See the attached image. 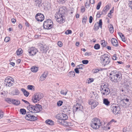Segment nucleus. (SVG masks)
I'll use <instances>...</instances> for the list:
<instances>
[{"label":"nucleus","instance_id":"f257e3e1","mask_svg":"<svg viewBox=\"0 0 132 132\" xmlns=\"http://www.w3.org/2000/svg\"><path fill=\"white\" fill-rule=\"evenodd\" d=\"M109 75L110 79L114 82H119L122 78L121 72L117 70H114L111 71Z\"/></svg>","mask_w":132,"mask_h":132},{"label":"nucleus","instance_id":"f03ea898","mask_svg":"<svg viewBox=\"0 0 132 132\" xmlns=\"http://www.w3.org/2000/svg\"><path fill=\"white\" fill-rule=\"evenodd\" d=\"M101 125L100 120L97 118H93L92 120L90 126L92 128L96 129L99 128Z\"/></svg>","mask_w":132,"mask_h":132},{"label":"nucleus","instance_id":"7ed1b4c3","mask_svg":"<svg viewBox=\"0 0 132 132\" xmlns=\"http://www.w3.org/2000/svg\"><path fill=\"white\" fill-rule=\"evenodd\" d=\"M101 62L104 66L109 64L111 62V59L109 57L108 55L105 54L100 57Z\"/></svg>","mask_w":132,"mask_h":132},{"label":"nucleus","instance_id":"20e7f679","mask_svg":"<svg viewBox=\"0 0 132 132\" xmlns=\"http://www.w3.org/2000/svg\"><path fill=\"white\" fill-rule=\"evenodd\" d=\"M43 96V95L40 93H38L35 94L32 98L33 102L36 103L39 101L42 98Z\"/></svg>","mask_w":132,"mask_h":132},{"label":"nucleus","instance_id":"39448f33","mask_svg":"<svg viewBox=\"0 0 132 132\" xmlns=\"http://www.w3.org/2000/svg\"><path fill=\"white\" fill-rule=\"evenodd\" d=\"M14 80L11 77H7L5 79L4 84L6 86L10 87L12 86Z\"/></svg>","mask_w":132,"mask_h":132},{"label":"nucleus","instance_id":"423d86ee","mask_svg":"<svg viewBox=\"0 0 132 132\" xmlns=\"http://www.w3.org/2000/svg\"><path fill=\"white\" fill-rule=\"evenodd\" d=\"M53 22L50 19H47L44 22L43 26L44 28L46 29H50L52 27Z\"/></svg>","mask_w":132,"mask_h":132},{"label":"nucleus","instance_id":"0eeeda50","mask_svg":"<svg viewBox=\"0 0 132 132\" xmlns=\"http://www.w3.org/2000/svg\"><path fill=\"white\" fill-rule=\"evenodd\" d=\"M83 107L80 104H77L76 105L74 106L73 108V111L74 113L77 111H83Z\"/></svg>","mask_w":132,"mask_h":132},{"label":"nucleus","instance_id":"6e6552de","mask_svg":"<svg viewBox=\"0 0 132 132\" xmlns=\"http://www.w3.org/2000/svg\"><path fill=\"white\" fill-rule=\"evenodd\" d=\"M111 111L115 114H118L120 109V108L119 106H117L115 104L112 105L111 106Z\"/></svg>","mask_w":132,"mask_h":132},{"label":"nucleus","instance_id":"1a4fd4ad","mask_svg":"<svg viewBox=\"0 0 132 132\" xmlns=\"http://www.w3.org/2000/svg\"><path fill=\"white\" fill-rule=\"evenodd\" d=\"M30 113V112H27L26 113L25 118L26 120H29L34 121L37 119V118L36 117Z\"/></svg>","mask_w":132,"mask_h":132},{"label":"nucleus","instance_id":"9d476101","mask_svg":"<svg viewBox=\"0 0 132 132\" xmlns=\"http://www.w3.org/2000/svg\"><path fill=\"white\" fill-rule=\"evenodd\" d=\"M66 10V7L65 6H62L59 9V11L57 12L55 14L64 16Z\"/></svg>","mask_w":132,"mask_h":132},{"label":"nucleus","instance_id":"9b49d317","mask_svg":"<svg viewBox=\"0 0 132 132\" xmlns=\"http://www.w3.org/2000/svg\"><path fill=\"white\" fill-rule=\"evenodd\" d=\"M55 17L56 18V21L59 23H61L64 22L65 18L64 16L55 14Z\"/></svg>","mask_w":132,"mask_h":132},{"label":"nucleus","instance_id":"f8f14e48","mask_svg":"<svg viewBox=\"0 0 132 132\" xmlns=\"http://www.w3.org/2000/svg\"><path fill=\"white\" fill-rule=\"evenodd\" d=\"M35 18L37 21L42 22L44 20V15L40 13H38L36 15Z\"/></svg>","mask_w":132,"mask_h":132},{"label":"nucleus","instance_id":"ddd939ff","mask_svg":"<svg viewBox=\"0 0 132 132\" xmlns=\"http://www.w3.org/2000/svg\"><path fill=\"white\" fill-rule=\"evenodd\" d=\"M88 103L91 105V108L92 109L94 108L98 104L97 102L93 100H89Z\"/></svg>","mask_w":132,"mask_h":132},{"label":"nucleus","instance_id":"4468645a","mask_svg":"<svg viewBox=\"0 0 132 132\" xmlns=\"http://www.w3.org/2000/svg\"><path fill=\"white\" fill-rule=\"evenodd\" d=\"M34 113H38L42 110V106L39 104H36L35 105L34 109Z\"/></svg>","mask_w":132,"mask_h":132},{"label":"nucleus","instance_id":"2eb2a0df","mask_svg":"<svg viewBox=\"0 0 132 132\" xmlns=\"http://www.w3.org/2000/svg\"><path fill=\"white\" fill-rule=\"evenodd\" d=\"M28 52L30 55L31 56L35 55L37 52L36 48L34 47L31 48L30 50H28Z\"/></svg>","mask_w":132,"mask_h":132},{"label":"nucleus","instance_id":"dca6fc26","mask_svg":"<svg viewBox=\"0 0 132 132\" xmlns=\"http://www.w3.org/2000/svg\"><path fill=\"white\" fill-rule=\"evenodd\" d=\"M48 75V72L47 71L44 72L41 76L39 79V80L40 81H42L45 80L46 78Z\"/></svg>","mask_w":132,"mask_h":132},{"label":"nucleus","instance_id":"f3484780","mask_svg":"<svg viewBox=\"0 0 132 132\" xmlns=\"http://www.w3.org/2000/svg\"><path fill=\"white\" fill-rule=\"evenodd\" d=\"M35 4L39 8L43 7L44 5L42 2V0H34Z\"/></svg>","mask_w":132,"mask_h":132},{"label":"nucleus","instance_id":"a211bd4d","mask_svg":"<svg viewBox=\"0 0 132 132\" xmlns=\"http://www.w3.org/2000/svg\"><path fill=\"white\" fill-rule=\"evenodd\" d=\"M101 93L103 95H108L110 93V91L109 89L107 88L103 90H102L101 91Z\"/></svg>","mask_w":132,"mask_h":132},{"label":"nucleus","instance_id":"6ab92c4d","mask_svg":"<svg viewBox=\"0 0 132 132\" xmlns=\"http://www.w3.org/2000/svg\"><path fill=\"white\" fill-rule=\"evenodd\" d=\"M63 111L66 114L69 113L70 111H71L72 110L71 108H70L69 107L66 106H63Z\"/></svg>","mask_w":132,"mask_h":132},{"label":"nucleus","instance_id":"aec40b11","mask_svg":"<svg viewBox=\"0 0 132 132\" xmlns=\"http://www.w3.org/2000/svg\"><path fill=\"white\" fill-rule=\"evenodd\" d=\"M111 42L112 45L114 46L117 47L118 46V43L117 40L114 38H112L111 39Z\"/></svg>","mask_w":132,"mask_h":132},{"label":"nucleus","instance_id":"412c9836","mask_svg":"<svg viewBox=\"0 0 132 132\" xmlns=\"http://www.w3.org/2000/svg\"><path fill=\"white\" fill-rule=\"evenodd\" d=\"M35 106L32 105H29L27 106V109L31 113H34V109Z\"/></svg>","mask_w":132,"mask_h":132},{"label":"nucleus","instance_id":"4be33fe9","mask_svg":"<svg viewBox=\"0 0 132 132\" xmlns=\"http://www.w3.org/2000/svg\"><path fill=\"white\" fill-rule=\"evenodd\" d=\"M62 115H61V113L58 114L56 115L55 116V118L57 119V122L60 123L59 121H61L60 120H62Z\"/></svg>","mask_w":132,"mask_h":132},{"label":"nucleus","instance_id":"5701e85b","mask_svg":"<svg viewBox=\"0 0 132 132\" xmlns=\"http://www.w3.org/2000/svg\"><path fill=\"white\" fill-rule=\"evenodd\" d=\"M21 90L25 96L27 97L29 96V93L25 89L22 88Z\"/></svg>","mask_w":132,"mask_h":132},{"label":"nucleus","instance_id":"b1692460","mask_svg":"<svg viewBox=\"0 0 132 132\" xmlns=\"http://www.w3.org/2000/svg\"><path fill=\"white\" fill-rule=\"evenodd\" d=\"M12 103L14 104L18 105L20 104V102L19 100L14 99L12 100Z\"/></svg>","mask_w":132,"mask_h":132},{"label":"nucleus","instance_id":"393cba45","mask_svg":"<svg viewBox=\"0 0 132 132\" xmlns=\"http://www.w3.org/2000/svg\"><path fill=\"white\" fill-rule=\"evenodd\" d=\"M110 32L111 33H113L114 31V29L113 26V25L111 24H110L108 25Z\"/></svg>","mask_w":132,"mask_h":132},{"label":"nucleus","instance_id":"a878e982","mask_svg":"<svg viewBox=\"0 0 132 132\" xmlns=\"http://www.w3.org/2000/svg\"><path fill=\"white\" fill-rule=\"evenodd\" d=\"M103 103L105 105L108 106L109 105L110 102L107 98H104L103 100Z\"/></svg>","mask_w":132,"mask_h":132},{"label":"nucleus","instance_id":"bb28decb","mask_svg":"<svg viewBox=\"0 0 132 132\" xmlns=\"http://www.w3.org/2000/svg\"><path fill=\"white\" fill-rule=\"evenodd\" d=\"M45 122L47 124L50 125H53L54 124V122L52 120L48 119L46 120Z\"/></svg>","mask_w":132,"mask_h":132},{"label":"nucleus","instance_id":"cd10ccee","mask_svg":"<svg viewBox=\"0 0 132 132\" xmlns=\"http://www.w3.org/2000/svg\"><path fill=\"white\" fill-rule=\"evenodd\" d=\"M38 68L36 66L33 67L31 68V70L33 72H36L38 71Z\"/></svg>","mask_w":132,"mask_h":132},{"label":"nucleus","instance_id":"c85d7f7f","mask_svg":"<svg viewBox=\"0 0 132 132\" xmlns=\"http://www.w3.org/2000/svg\"><path fill=\"white\" fill-rule=\"evenodd\" d=\"M23 52V51L21 48H19L16 51V53L17 55H19L22 53Z\"/></svg>","mask_w":132,"mask_h":132},{"label":"nucleus","instance_id":"c756f323","mask_svg":"<svg viewBox=\"0 0 132 132\" xmlns=\"http://www.w3.org/2000/svg\"><path fill=\"white\" fill-rule=\"evenodd\" d=\"M100 27L99 26L98 23H95L93 29L95 31H97V30Z\"/></svg>","mask_w":132,"mask_h":132},{"label":"nucleus","instance_id":"7c9ffc66","mask_svg":"<svg viewBox=\"0 0 132 132\" xmlns=\"http://www.w3.org/2000/svg\"><path fill=\"white\" fill-rule=\"evenodd\" d=\"M109 88L108 87V86L105 85H102L101 86L100 91L102 90H103L105 89H107V88Z\"/></svg>","mask_w":132,"mask_h":132},{"label":"nucleus","instance_id":"2f4dec72","mask_svg":"<svg viewBox=\"0 0 132 132\" xmlns=\"http://www.w3.org/2000/svg\"><path fill=\"white\" fill-rule=\"evenodd\" d=\"M66 120H60V121H59L60 123H61L62 124L65 126L66 125H67V121Z\"/></svg>","mask_w":132,"mask_h":132},{"label":"nucleus","instance_id":"473e14b6","mask_svg":"<svg viewBox=\"0 0 132 132\" xmlns=\"http://www.w3.org/2000/svg\"><path fill=\"white\" fill-rule=\"evenodd\" d=\"M61 115H62V120H66L68 118V117L65 114L62 113H61Z\"/></svg>","mask_w":132,"mask_h":132},{"label":"nucleus","instance_id":"72a5a7b5","mask_svg":"<svg viewBox=\"0 0 132 132\" xmlns=\"http://www.w3.org/2000/svg\"><path fill=\"white\" fill-rule=\"evenodd\" d=\"M27 88L28 89L34 90V86L32 85H29L27 86Z\"/></svg>","mask_w":132,"mask_h":132},{"label":"nucleus","instance_id":"f704fd0d","mask_svg":"<svg viewBox=\"0 0 132 132\" xmlns=\"http://www.w3.org/2000/svg\"><path fill=\"white\" fill-rule=\"evenodd\" d=\"M84 67V65L82 64H80L77 66V68L78 69L82 70Z\"/></svg>","mask_w":132,"mask_h":132},{"label":"nucleus","instance_id":"c9c22d12","mask_svg":"<svg viewBox=\"0 0 132 132\" xmlns=\"http://www.w3.org/2000/svg\"><path fill=\"white\" fill-rule=\"evenodd\" d=\"M75 72L74 71H71L68 73V76L70 77H72V76H75Z\"/></svg>","mask_w":132,"mask_h":132},{"label":"nucleus","instance_id":"e433bc0d","mask_svg":"<svg viewBox=\"0 0 132 132\" xmlns=\"http://www.w3.org/2000/svg\"><path fill=\"white\" fill-rule=\"evenodd\" d=\"M109 9V7L108 5H106L104 8L103 11L104 12H106Z\"/></svg>","mask_w":132,"mask_h":132},{"label":"nucleus","instance_id":"4c0bfd02","mask_svg":"<svg viewBox=\"0 0 132 132\" xmlns=\"http://www.w3.org/2000/svg\"><path fill=\"white\" fill-rule=\"evenodd\" d=\"M21 113L22 114H24L26 113V110L23 109H21L20 110Z\"/></svg>","mask_w":132,"mask_h":132},{"label":"nucleus","instance_id":"58836bf2","mask_svg":"<svg viewBox=\"0 0 132 132\" xmlns=\"http://www.w3.org/2000/svg\"><path fill=\"white\" fill-rule=\"evenodd\" d=\"M87 19V17L86 16H85L83 18L82 22L83 24H85Z\"/></svg>","mask_w":132,"mask_h":132},{"label":"nucleus","instance_id":"ea45409f","mask_svg":"<svg viewBox=\"0 0 132 132\" xmlns=\"http://www.w3.org/2000/svg\"><path fill=\"white\" fill-rule=\"evenodd\" d=\"M107 43H105V41L104 40H103L101 41V44L102 45L103 47H105L106 46V44Z\"/></svg>","mask_w":132,"mask_h":132},{"label":"nucleus","instance_id":"a19ab883","mask_svg":"<svg viewBox=\"0 0 132 132\" xmlns=\"http://www.w3.org/2000/svg\"><path fill=\"white\" fill-rule=\"evenodd\" d=\"M100 45L98 44H96L95 45L94 48L96 50H98L100 48Z\"/></svg>","mask_w":132,"mask_h":132},{"label":"nucleus","instance_id":"79ce46f5","mask_svg":"<svg viewBox=\"0 0 132 132\" xmlns=\"http://www.w3.org/2000/svg\"><path fill=\"white\" fill-rule=\"evenodd\" d=\"M67 0H57V2L60 4H62L65 3Z\"/></svg>","mask_w":132,"mask_h":132},{"label":"nucleus","instance_id":"37998d69","mask_svg":"<svg viewBox=\"0 0 132 132\" xmlns=\"http://www.w3.org/2000/svg\"><path fill=\"white\" fill-rule=\"evenodd\" d=\"M100 70L98 69H94L92 70V72L93 73H95L98 72Z\"/></svg>","mask_w":132,"mask_h":132},{"label":"nucleus","instance_id":"c03bdc74","mask_svg":"<svg viewBox=\"0 0 132 132\" xmlns=\"http://www.w3.org/2000/svg\"><path fill=\"white\" fill-rule=\"evenodd\" d=\"M63 103V102L62 101H59L57 102V105L59 106H60L62 105Z\"/></svg>","mask_w":132,"mask_h":132},{"label":"nucleus","instance_id":"a18cd8bd","mask_svg":"<svg viewBox=\"0 0 132 132\" xmlns=\"http://www.w3.org/2000/svg\"><path fill=\"white\" fill-rule=\"evenodd\" d=\"M101 2H100L98 4L96 7V9L97 10H98L99 9L101 6Z\"/></svg>","mask_w":132,"mask_h":132},{"label":"nucleus","instance_id":"49530a36","mask_svg":"<svg viewBox=\"0 0 132 132\" xmlns=\"http://www.w3.org/2000/svg\"><path fill=\"white\" fill-rule=\"evenodd\" d=\"M88 61L87 60H84L82 61V62L84 64H87L88 63Z\"/></svg>","mask_w":132,"mask_h":132},{"label":"nucleus","instance_id":"de8ad7c7","mask_svg":"<svg viewBox=\"0 0 132 132\" xmlns=\"http://www.w3.org/2000/svg\"><path fill=\"white\" fill-rule=\"evenodd\" d=\"M5 101L9 103H10L11 102L12 103V100L10 98H6L5 99Z\"/></svg>","mask_w":132,"mask_h":132},{"label":"nucleus","instance_id":"09e8293b","mask_svg":"<svg viewBox=\"0 0 132 132\" xmlns=\"http://www.w3.org/2000/svg\"><path fill=\"white\" fill-rule=\"evenodd\" d=\"M72 31L71 30H68L65 32V34L66 35H68L71 34Z\"/></svg>","mask_w":132,"mask_h":132},{"label":"nucleus","instance_id":"8fccbe9b","mask_svg":"<svg viewBox=\"0 0 132 132\" xmlns=\"http://www.w3.org/2000/svg\"><path fill=\"white\" fill-rule=\"evenodd\" d=\"M121 38L122 40L123 41L125 42L126 41V38H125V36L123 34L122 35Z\"/></svg>","mask_w":132,"mask_h":132},{"label":"nucleus","instance_id":"3c124183","mask_svg":"<svg viewBox=\"0 0 132 132\" xmlns=\"http://www.w3.org/2000/svg\"><path fill=\"white\" fill-rule=\"evenodd\" d=\"M61 93V94H62L63 95H65L67 93V92H64V90H62L60 92Z\"/></svg>","mask_w":132,"mask_h":132},{"label":"nucleus","instance_id":"603ef678","mask_svg":"<svg viewBox=\"0 0 132 132\" xmlns=\"http://www.w3.org/2000/svg\"><path fill=\"white\" fill-rule=\"evenodd\" d=\"M102 20L101 19L99 21V23H98V24L99 26H100L101 28H102Z\"/></svg>","mask_w":132,"mask_h":132},{"label":"nucleus","instance_id":"864d4df0","mask_svg":"<svg viewBox=\"0 0 132 132\" xmlns=\"http://www.w3.org/2000/svg\"><path fill=\"white\" fill-rule=\"evenodd\" d=\"M10 40V38L9 37H7L5 38L4 41L5 42H7L9 41Z\"/></svg>","mask_w":132,"mask_h":132},{"label":"nucleus","instance_id":"5fc2aeb1","mask_svg":"<svg viewBox=\"0 0 132 132\" xmlns=\"http://www.w3.org/2000/svg\"><path fill=\"white\" fill-rule=\"evenodd\" d=\"M41 50L42 51H43L42 52H46V48L44 47H41Z\"/></svg>","mask_w":132,"mask_h":132},{"label":"nucleus","instance_id":"6e6d98bb","mask_svg":"<svg viewBox=\"0 0 132 132\" xmlns=\"http://www.w3.org/2000/svg\"><path fill=\"white\" fill-rule=\"evenodd\" d=\"M116 54H114L113 56L112 59L113 60H116Z\"/></svg>","mask_w":132,"mask_h":132},{"label":"nucleus","instance_id":"4d7b16f0","mask_svg":"<svg viewBox=\"0 0 132 132\" xmlns=\"http://www.w3.org/2000/svg\"><path fill=\"white\" fill-rule=\"evenodd\" d=\"M94 81V80L93 78H89V80H88V83H90Z\"/></svg>","mask_w":132,"mask_h":132},{"label":"nucleus","instance_id":"13d9d810","mask_svg":"<svg viewBox=\"0 0 132 132\" xmlns=\"http://www.w3.org/2000/svg\"><path fill=\"white\" fill-rule=\"evenodd\" d=\"M93 17L92 16H90L89 17V22L90 23H91L92 21L93 20Z\"/></svg>","mask_w":132,"mask_h":132},{"label":"nucleus","instance_id":"bf43d9fd","mask_svg":"<svg viewBox=\"0 0 132 132\" xmlns=\"http://www.w3.org/2000/svg\"><path fill=\"white\" fill-rule=\"evenodd\" d=\"M130 85H124V87L127 90L130 87Z\"/></svg>","mask_w":132,"mask_h":132},{"label":"nucleus","instance_id":"052dcab7","mask_svg":"<svg viewBox=\"0 0 132 132\" xmlns=\"http://www.w3.org/2000/svg\"><path fill=\"white\" fill-rule=\"evenodd\" d=\"M129 6L130 7L131 9H132V1H130L129 3Z\"/></svg>","mask_w":132,"mask_h":132},{"label":"nucleus","instance_id":"680f3d73","mask_svg":"<svg viewBox=\"0 0 132 132\" xmlns=\"http://www.w3.org/2000/svg\"><path fill=\"white\" fill-rule=\"evenodd\" d=\"M75 71L76 73H79V69L77 68L75 69Z\"/></svg>","mask_w":132,"mask_h":132},{"label":"nucleus","instance_id":"e2e57ef3","mask_svg":"<svg viewBox=\"0 0 132 132\" xmlns=\"http://www.w3.org/2000/svg\"><path fill=\"white\" fill-rule=\"evenodd\" d=\"M101 15V14H100V12L97 13L96 15V17L97 18H100Z\"/></svg>","mask_w":132,"mask_h":132},{"label":"nucleus","instance_id":"0e129e2a","mask_svg":"<svg viewBox=\"0 0 132 132\" xmlns=\"http://www.w3.org/2000/svg\"><path fill=\"white\" fill-rule=\"evenodd\" d=\"M58 45L60 47H61L62 46V44L61 42H59L57 43Z\"/></svg>","mask_w":132,"mask_h":132},{"label":"nucleus","instance_id":"69168bd1","mask_svg":"<svg viewBox=\"0 0 132 132\" xmlns=\"http://www.w3.org/2000/svg\"><path fill=\"white\" fill-rule=\"evenodd\" d=\"M16 95H18L19 94V92L17 89H15L14 92Z\"/></svg>","mask_w":132,"mask_h":132},{"label":"nucleus","instance_id":"338daca9","mask_svg":"<svg viewBox=\"0 0 132 132\" xmlns=\"http://www.w3.org/2000/svg\"><path fill=\"white\" fill-rule=\"evenodd\" d=\"M85 6L86 8H88L89 7V4L87 2L86 3Z\"/></svg>","mask_w":132,"mask_h":132},{"label":"nucleus","instance_id":"774afa93","mask_svg":"<svg viewBox=\"0 0 132 132\" xmlns=\"http://www.w3.org/2000/svg\"><path fill=\"white\" fill-rule=\"evenodd\" d=\"M3 113L0 111V119L2 118L3 116Z\"/></svg>","mask_w":132,"mask_h":132}]
</instances>
